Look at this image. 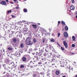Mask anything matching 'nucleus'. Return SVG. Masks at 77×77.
I'll use <instances>...</instances> for the list:
<instances>
[{"instance_id": "nucleus-1", "label": "nucleus", "mask_w": 77, "mask_h": 77, "mask_svg": "<svg viewBox=\"0 0 77 77\" xmlns=\"http://www.w3.org/2000/svg\"><path fill=\"white\" fill-rule=\"evenodd\" d=\"M26 44L28 45H32L33 44V42L31 40V38L28 37L25 40Z\"/></svg>"}, {"instance_id": "nucleus-2", "label": "nucleus", "mask_w": 77, "mask_h": 77, "mask_svg": "<svg viewBox=\"0 0 77 77\" xmlns=\"http://www.w3.org/2000/svg\"><path fill=\"white\" fill-rule=\"evenodd\" d=\"M64 45L65 47V48H68V43L66 41H65L63 42Z\"/></svg>"}, {"instance_id": "nucleus-3", "label": "nucleus", "mask_w": 77, "mask_h": 77, "mask_svg": "<svg viewBox=\"0 0 77 77\" xmlns=\"http://www.w3.org/2000/svg\"><path fill=\"white\" fill-rule=\"evenodd\" d=\"M0 4L3 5H6V3L5 1H2L1 2H0Z\"/></svg>"}, {"instance_id": "nucleus-4", "label": "nucleus", "mask_w": 77, "mask_h": 77, "mask_svg": "<svg viewBox=\"0 0 77 77\" xmlns=\"http://www.w3.org/2000/svg\"><path fill=\"white\" fill-rule=\"evenodd\" d=\"M38 74L37 75H36V74H34L33 75V77H39V73H37Z\"/></svg>"}, {"instance_id": "nucleus-5", "label": "nucleus", "mask_w": 77, "mask_h": 77, "mask_svg": "<svg viewBox=\"0 0 77 77\" xmlns=\"http://www.w3.org/2000/svg\"><path fill=\"white\" fill-rule=\"evenodd\" d=\"M64 35L65 37H67L68 36V34L67 32H65L64 33Z\"/></svg>"}, {"instance_id": "nucleus-6", "label": "nucleus", "mask_w": 77, "mask_h": 77, "mask_svg": "<svg viewBox=\"0 0 77 77\" xmlns=\"http://www.w3.org/2000/svg\"><path fill=\"white\" fill-rule=\"evenodd\" d=\"M75 8L74 7V6L73 5H72L70 7V9L71 10H74V9Z\"/></svg>"}, {"instance_id": "nucleus-7", "label": "nucleus", "mask_w": 77, "mask_h": 77, "mask_svg": "<svg viewBox=\"0 0 77 77\" xmlns=\"http://www.w3.org/2000/svg\"><path fill=\"white\" fill-rule=\"evenodd\" d=\"M35 58L33 59V60H38V57L37 56H35L34 57Z\"/></svg>"}, {"instance_id": "nucleus-8", "label": "nucleus", "mask_w": 77, "mask_h": 77, "mask_svg": "<svg viewBox=\"0 0 77 77\" xmlns=\"http://www.w3.org/2000/svg\"><path fill=\"white\" fill-rule=\"evenodd\" d=\"M22 60L23 61H24V62L26 61V58L25 57H23Z\"/></svg>"}, {"instance_id": "nucleus-9", "label": "nucleus", "mask_w": 77, "mask_h": 77, "mask_svg": "<svg viewBox=\"0 0 77 77\" xmlns=\"http://www.w3.org/2000/svg\"><path fill=\"white\" fill-rule=\"evenodd\" d=\"M55 58H56V57H53V59H52L51 60L52 62H55Z\"/></svg>"}, {"instance_id": "nucleus-10", "label": "nucleus", "mask_w": 77, "mask_h": 77, "mask_svg": "<svg viewBox=\"0 0 77 77\" xmlns=\"http://www.w3.org/2000/svg\"><path fill=\"white\" fill-rule=\"evenodd\" d=\"M32 26L33 27L34 29H36V27H37V26H36V25H32Z\"/></svg>"}, {"instance_id": "nucleus-11", "label": "nucleus", "mask_w": 77, "mask_h": 77, "mask_svg": "<svg viewBox=\"0 0 77 77\" xmlns=\"http://www.w3.org/2000/svg\"><path fill=\"white\" fill-rule=\"evenodd\" d=\"M55 73H56V74L57 75H59V74L60 72H59V71L57 70L55 72Z\"/></svg>"}, {"instance_id": "nucleus-12", "label": "nucleus", "mask_w": 77, "mask_h": 77, "mask_svg": "<svg viewBox=\"0 0 77 77\" xmlns=\"http://www.w3.org/2000/svg\"><path fill=\"white\" fill-rule=\"evenodd\" d=\"M72 38L73 41H75V37L74 36H73L72 37Z\"/></svg>"}, {"instance_id": "nucleus-13", "label": "nucleus", "mask_w": 77, "mask_h": 77, "mask_svg": "<svg viewBox=\"0 0 77 77\" xmlns=\"http://www.w3.org/2000/svg\"><path fill=\"white\" fill-rule=\"evenodd\" d=\"M33 42L34 43H36V40L35 38H34L33 40Z\"/></svg>"}, {"instance_id": "nucleus-14", "label": "nucleus", "mask_w": 77, "mask_h": 77, "mask_svg": "<svg viewBox=\"0 0 77 77\" xmlns=\"http://www.w3.org/2000/svg\"><path fill=\"white\" fill-rule=\"evenodd\" d=\"M24 47V45L23 43H21L20 45V47L21 48H23Z\"/></svg>"}, {"instance_id": "nucleus-15", "label": "nucleus", "mask_w": 77, "mask_h": 77, "mask_svg": "<svg viewBox=\"0 0 77 77\" xmlns=\"http://www.w3.org/2000/svg\"><path fill=\"white\" fill-rule=\"evenodd\" d=\"M8 50H10V51H11V50H12V48L11 47H9L8 48Z\"/></svg>"}, {"instance_id": "nucleus-16", "label": "nucleus", "mask_w": 77, "mask_h": 77, "mask_svg": "<svg viewBox=\"0 0 77 77\" xmlns=\"http://www.w3.org/2000/svg\"><path fill=\"white\" fill-rule=\"evenodd\" d=\"M65 29L66 30H68V26H66L65 27Z\"/></svg>"}, {"instance_id": "nucleus-17", "label": "nucleus", "mask_w": 77, "mask_h": 77, "mask_svg": "<svg viewBox=\"0 0 77 77\" xmlns=\"http://www.w3.org/2000/svg\"><path fill=\"white\" fill-rule=\"evenodd\" d=\"M23 11L24 12H25V13H26V12H27V10L26 9H23Z\"/></svg>"}, {"instance_id": "nucleus-18", "label": "nucleus", "mask_w": 77, "mask_h": 77, "mask_svg": "<svg viewBox=\"0 0 77 77\" xmlns=\"http://www.w3.org/2000/svg\"><path fill=\"white\" fill-rule=\"evenodd\" d=\"M62 23L63 26H65V22L63 21H62Z\"/></svg>"}, {"instance_id": "nucleus-19", "label": "nucleus", "mask_w": 77, "mask_h": 77, "mask_svg": "<svg viewBox=\"0 0 77 77\" xmlns=\"http://www.w3.org/2000/svg\"><path fill=\"white\" fill-rule=\"evenodd\" d=\"M9 62V60H6L5 61V63H8Z\"/></svg>"}, {"instance_id": "nucleus-20", "label": "nucleus", "mask_w": 77, "mask_h": 77, "mask_svg": "<svg viewBox=\"0 0 77 77\" xmlns=\"http://www.w3.org/2000/svg\"><path fill=\"white\" fill-rule=\"evenodd\" d=\"M13 41L14 42H16V41H17V39L16 38H14L13 39Z\"/></svg>"}, {"instance_id": "nucleus-21", "label": "nucleus", "mask_w": 77, "mask_h": 77, "mask_svg": "<svg viewBox=\"0 0 77 77\" xmlns=\"http://www.w3.org/2000/svg\"><path fill=\"white\" fill-rule=\"evenodd\" d=\"M51 42H54V40L53 38H52L51 40Z\"/></svg>"}, {"instance_id": "nucleus-22", "label": "nucleus", "mask_w": 77, "mask_h": 77, "mask_svg": "<svg viewBox=\"0 0 77 77\" xmlns=\"http://www.w3.org/2000/svg\"><path fill=\"white\" fill-rule=\"evenodd\" d=\"M24 67V65H21L20 67V68H23Z\"/></svg>"}, {"instance_id": "nucleus-23", "label": "nucleus", "mask_w": 77, "mask_h": 77, "mask_svg": "<svg viewBox=\"0 0 77 77\" xmlns=\"http://www.w3.org/2000/svg\"><path fill=\"white\" fill-rule=\"evenodd\" d=\"M61 49L62 50H64V48L63 47H61Z\"/></svg>"}, {"instance_id": "nucleus-24", "label": "nucleus", "mask_w": 77, "mask_h": 77, "mask_svg": "<svg viewBox=\"0 0 77 77\" xmlns=\"http://www.w3.org/2000/svg\"><path fill=\"white\" fill-rule=\"evenodd\" d=\"M11 16L12 17V18H15V17H16V16H14V15H12Z\"/></svg>"}, {"instance_id": "nucleus-25", "label": "nucleus", "mask_w": 77, "mask_h": 77, "mask_svg": "<svg viewBox=\"0 0 77 77\" xmlns=\"http://www.w3.org/2000/svg\"><path fill=\"white\" fill-rule=\"evenodd\" d=\"M40 74H41V75H44V73L43 72H41L40 73Z\"/></svg>"}, {"instance_id": "nucleus-26", "label": "nucleus", "mask_w": 77, "mask_h": 77, "mask_svg": "<svg viewBox=\"0 0 77 77\" xmlns=\"http://www.w3.org/2000/svg\"><path fill=\"white\" fill-rule=\"evenodd\" d=\"M11 10H10L9 11H8V14H9V13H11Z\"/></svg>"}, {"instance_id": "nucleus-27", "label": "nucleus", "mask_w": 77, "mask_h": 77, "mask_svg": "<svg viewBox=\"0 0 77 77\" xmlns=\"http://www.w3.org/2000/svg\"><path fill=\"white\" fill-rule=\"evenodd\" d=\"M60 33H59L58 34V37H59V36H60Z\"/></svg>"}, {"instance_id": "nucleus-28", "label": "nucleus", "mask_w": 77, "mask_h": 77, "mask_svg": "<svg viewBox=\"0 0 77 77\" xmlns=\"http://www.w3.org/2000/svg\"><path fill=\"white\" fill-rule=\"evenodd\" d=\"M71 1H72V3H74V0H71Z\"/></svg>"}, {"instance_id": "nucleus-29", "label": "nucleus", "mask_w": 77, "mask_h": 77, "mask_svg": "<svg viewBox=\"0 0 77 77\" xmlns=\"http://www.w3.org/2000/svg\"><path fill=\"white\" fill-rule=\"evenodd\" d=\"M75 54L74 53H71V55H74V54Z\"/></svg>"}, {"instance_id": "nucleus-30", "label": "nucleus", "mask_w": 77, "mask_h": 77, "mask_svg": "<svg viewBox=\"0 0 77 77\" xmlns=\"http://www.w3.org/2000/svg\"><path fill=\"white\" fill-rule=\"evenodd\" d=\"M72 47H75V44H72Z\"/></svg>"}, {"instance_id": "nucleus-31", "label": "nucleus", "mask_w": 77, "mask_h": 77, "mask_svg": "<svg viewBox=\"0 0 77 77\" xmlns=\"http://www.w3.org/2000/svg\"><path fill=\"white\" fill-rule=\"evenodd\" d=\"M69 69H71L72 70V69H73L72 68H71V67H69Z\"/></svg>"}, {"instance_id": "nucleus-32", "label": "nucleus", "mask_w": 77, "mask_h": 77, "mask_svg": "<svg viewBox=\"0 0 77 77\" xmlns=\"http://www.w3.org/2000/svg\"><path fill=\"white\" fill-rule=\"evenodd\" d=\"M43 43H44V42H45V39H43Z\"/></svg>"}, {"instance_id": "nucleus-33", "label": "nucleus", "mask_w": 77, "mask_h": 77, "mask_svg": "<svg viewBox=\"0 0 77 77\" xmlns=\"http://www.w3.org/2000/svg\"><path fill=\"white\" fill-rule=\"evenodd\" d=\"M57 44L58 45V46H59V47H61L60 45L59 44V43H57Z\"/></svg>"}, {"instance_id": "nucleus-34", "label": "nucleus", "mask_w": 77, "mask_h": 77, "mask_svg": "<svg viewBox=\"0 0 77 77\" xmlns=\"http://www.w3.org/2000/svg\"><path fill=\"white\" fill-rule=\"evenodd\" d=\"M16 9H19V7H16Z\"/></svg>"}, {"instance_id": "nucleus-35", "label": "nucleus", "mask_w": 77, "mask_h": 77, "mask_svg": "<svg viewBox=\"0 0 77 77\" xmlns=\"http://www.w3.org/2000/svg\"><path fill=\"white\" fill-rule=\"evenodd\" d=\"M28 30V29H25V31L26 32H27V31Z\"/></svg>"}, {"instance_id": "nucleus-36", "label": "nucleus", "mask_w": 77, "mask_h": 77, "mask_svg": "<svg viewBox=\"0 0 77 77\" xmlns=\"http://www.w3.org/2000/svg\"><path fill=\"white\" fill-rule=\"evenodd\" d=\"M41 52H44V49H42L41 50Z\"/></svg>"}, {"instance_id": "nucleus-37", "label": "nucleus", "mask_w": 77, "mask_h": 77, "mask_svg": "<svg viewBox=\"0 0 77 77\" xmlns=\"http://www.w3.org/2000/svg\"><path fill=\"white\" fill-rule=\"evenodd\" d=\"M23 23H26V21H25V20H23Z\"/></svg>"}, {"instance_id": "nucleus-38", "label": "nucleus", "mask_w": 77, "mask_h": 77, "mask_svg": "<svg viewBox=\"0 0 77 77\" xmlns=\"http://www.w3.org/2000/svg\"><path fill=\"white\" fill-rule=\"evenodd\" d=\"M50 75V73H48V74H47V75L48 76H49V75Z\"/></svg>"}, {"instance_id": "nucleus-39", "label": "nucleus", "mask_w": 77, "mask_h": 77, "mask_svg": "<svg viewBox=\"0 0 77 77\" xmlns=\"http://www.w3.org/2000/svg\"><path fill=\"white\" fill-rule=\"evenodd\" d=\"M42 63H41V62H39L38 63V64H42Z\"/></svg>"}, {"instance_id": "nucleus-40", "label": "nucleus", "mask_w": 77, "mask_h": 77, "mask_svg": "<svg viewBox=\"0 0 77 77\" xmlns=\"http://www.w3.org/2000/svg\"><path fill=\"white\" fill-rule=\"evenodd\" d=\"M44 55L45 56H47V54H44Z\"/></svg>"}, {"instance_id": "nucleus-41", "label": "nucleus", "mask_w": 77, "mask_h": 77, "mask_svg": "<svg viewBox=\"0 0 77 77\" xmlns=\"http://www.w3.org/2000/svg\"><path fill=\"white\" fill-rule=\"evenodd\" d=\"M60 21H59L58 22V24H60Z\"/></svg>"}, {"instance_id": "nucleus-42", "label": "nucleus", "mask_w": 77, "mask_h": 77, "mask_svg": "<svg viewBox=\"0 0 77 77\" xmlns=\"http://www.w3.org/2000/svg\"><path fill=\"white\" fill-rule=\"evenodd\" d=\"M75 15H77V11L75 12Z\"/></svg>"}, {"instance_id": "nucleus-43", "label": "nucleus", "mask_w": 77, "mask_h": 77, "mask_svg": "<svg viewBox=\"0 0 77 77\" xmlns=\"http://www.w3.org/2000/svg\"><path fill=\"white\" fill-rule=\"evenodd\" d=\"M45 34L46 35V34H47V32L46 31H45Z\"/></svg>"}, {"instance_id": "nucleus-44", "label": "nucleus", "mask_w": 77, "mask_h": 77, "mask_svg": "<svg viewBox=\"0 0 77 77\" xmlns=\"http://www.w3.org/2000/svg\"><path fill=\"white\" fill-rule=\"evenodd\" d=\"M38 66V65L36 64V65H35V66L36 67V66Z\"/></svg>"}, {"instance_id": "nucleus-45", "label": "nucleus", "mask_w": 77, "mask_h": 77, "mask_svg": "<svg viewBox=\"0 0 77 77\" xmlns=\"http://www.w3.org/2000/svg\"><path fill=\"white\" fill-rule=\"evenodd\" d=\"M5 73H6V72H4L3 73V74H5Z\"/></svg>"}, {"instance_id": "nucleus-46", "label": "nucleus", "mask_w": 77, "mask_h": 77, "mask_svg": "<svg viewBox=\"0 0 77 77\" xmlns=\"http://www.w3.org/2000/svg\"><path fill=\"white\" fill-rule=\"evenodd\" d=\"M40 29L41 30H44V29H43L42 28H41Z\"/></svg>"}, {"instance_id": "nucleus-47", "label": "nucleus", "mask_w": 77, "mask_h": 77, "mask_svg": "<svg viewBox=\"0 0 77 77\" xmlns=\"http://www.w3.org/2000/svg\"><path fill=\"white\" fill-rule=\"evenodd\" d=\"M7 2H8L9 1H8V0H6Z\"/></svg>"}, {"instance_id": "nucleus-48", "label": "nucleus", "mask_w": 77, "mask_h": 77, "mask_svg": "<svg viewBox=\"0 0 77 77\" xmlns=\"http://www.w3.org/2000/svg\"><path fill=\"white\" fill-rule=\"evenodd\" d=\"M52 36H54V34L53 33L52 34Z\"/></svg>"}, {"instance_id": "nucleus-49", "label": "nucleus", "mask_w": 77, "mask_h": 77, "mask_svg": "<svg viewBox=\"0 0 77 77\" xmlns=\"http://www.w3.org/2000/svg\"><path fill=\"white\" fill-rule=\"evenodd\" d=\"M59 57H57L59 58V57H60V55H59Z\"/></svg>"}, {"instance_id": "nucleus-50", "label": "nucleus", "mask_w": 77, "mask_h": 77, "mask_svg": "<svg viewBox=\"0 0 77 77\" xmlns=\"http://www.w3.org/2000/svg\"><path fill=\"white\" fill-rule=\"evenodd\" d=\"M20 23H22V21H20Z\"/></svg>"}, {"instance_id": "nucleus-51", "label": "nucleus", "mask_w": 77, "mask_h": 77, "mask_svg": "<svg viewBox=\"0 0 77 77\" xmlns=\"http://www.w3.org/2000/svg\"><path fill=\"white\" fill-rule=\"evenodd\" d=\"M5 50H3V51H4V52H5Z\"/></svg>"}, {"instance_id": "nucleus-52", "label": "nucleus", "mask_w": 77, "mask_h": 77, "mask_svg": "<svg viewBox=\"0 0 77 77\" xmlns=\"http://www.w3.org/2000/svg\"><path fill=\"white\" fill-rule=\"evenodd\" d=\"M63 77H66L65 76H63Z\"/></svg>"}, {"instance_id": "nucleus-53", "label": "nucleus", "mask_w": 77, "mask_h": 77, "mask_svg": "<svg viewBox=\"0 0 77 77\" xmlns=\"http://www.w3.org/2000/svg\"><path fill=\"white\" fill-rule=\"evenodd\" d=\"M50 54L51 55H52V53H50Z\"/></svg>"}, {"instance_id": "nucleus-54", "label": "nucleus", "mask_w": 77, "mask_h": 77, "mask_svg": "<svg viewBox=\"0 0 77 77\" xmlns=\"http://www.w3.org/2000/svg\"><path fill=\"white\" fill-rule=\"evenodd\" d=\"M14 2H16L17 1V0H14Z\"/></svg>"}, {"instance_id": "nucleus-55", "label": "nucleus", "mask_w": 77, "mask_h": 77, "mask_svg": "<svg viewBox=\"0 0 77 77\" xmlns=\"http://www.w3.org/2000/svg\"><path fill=\"white\" fill-rule=\"evenodd\" d=\"M76 18L77 19V15L76 16Z\"/></svg>"}, {"instance_id": "nucleus-56", "label": "nucleus", "mask_w": 77, "mask_h": 77, "mask_svg": "<svg viewBox=\"0 0 77 77\" xmlns=\"http://www.w3.org/2000/svg\"><path fill=\"white\" fill-rule=\"evenodd\" d=\"M61 67H63V66L62 65H61Z\"/></svg>"}, {"instance_id": "nucleus-57", "label": "nucleus", "mask_w": 77, "mask_h": 77, "mask_svg": "<svg viewBox=\"0 0 77 77\" xmlns=\"http://www.w3.org/2000/svg\"><path fill=\"white\" fill-rule=\"evenodd\" d=\"M74 63H76L75 62H74Z\"/></svg>"}, {"instance_id": "nucleus-58", "label": "nucleus", "mask_w": 77, "mask_h": 77, "mask_svg": "<svg viewBox=\"0 0 77 77\" xmlns=\"http://www.w3.org/2000/svg\"><path fill=\"white\" fill-rule=\"evenodd\" d=\"M75 77H77V75H76Z\"/></svg>"}, {"instance_id": "nucleus-59", "label": "nucleus", "mask_w": 77, "mask_h": 77, "mask_svg": "<svg viewBox=\"0 0 77 77\" xmlns=\"http://www.w3.org/2000/svg\"><path fill=\"white\" fill-rule=\"evenodd\" d=\"M54 65V64H52V65Z\"/></svg>"}, {"instance_id": "nucleus-60", "label": "nucleus", "mask_w": 77, "mask_h": 77, "mask_svg": "<svg viewBox=\"0 0 77 77\" xmlns=\"http://www.w3.org/2000/svg\"><path fill=\"white\" fill-rule=\"evenodd\" d=\"M59 23H58V26H59Z\"/></svg>"}, {"instance_id": "nucleus-61", "label": "nucleus", "mask_w": 77, "mask_h": 77, "mask_svg": "<svg viewBox=\"0 0 77 77\" xmlns=\"http://www.w3.org/2000/svg\"><path fill=\"white\" fill-rule=\"evenodd\" d=\"M15 48V49H17V48Z\"/></svg>"}, {"instance_id": "nucleus-62", "label": "nucleus", "mask_w": 77, "mask_h": 77, "mask_svg": "<svg viewBox=\"0 0 77 77\" xmlns=\"http://www.w3.org/2000/svg\"><path fill=\"white\" fill-rule=\"evenodd\" d=\"M5 40H6V38H5Z\"/></svg>"}, {"instance_id": "nucleus-63", "label": "nucleus", "mask_w": 77, "mask_h": 77, "mask_svg": "<svg viewBox=\"0 0 77 77\" xmlns=\"http://www.w3.org/2000/svg\"><path fill=\"white\" fill-rule=\"evenodd\" d=\"M3 38H5V37H3Z\"/></svg>"}, {"instance_id": "nucleus-64", "label": "nucleus", "mask_w": 77, "mask_h": 77, "mask_svg": "<svg viewBox=\"0 0 77 77\" xmlns=\"http://www.w3.org/2000/svg\"><path fill=\"white\" fill-rule=\"evenodd\" d=\"M12 3V4H13V3Z\"/></svg>"}]
</instances>
